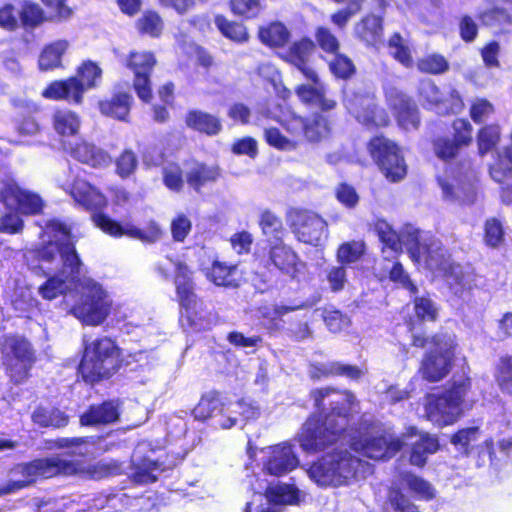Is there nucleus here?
Wrapping results in <instances>:
<instances>
[{
  "label": "nucleus",
  "instance_id": "43",
  "mask_svg": "<svg viewBox=\"0 0 512 512\" xmlns=\"http://www.w3.org/2000/svg\"><path fill=\"white\" fill-rule=\"evenodd\" d=\"M68 46L69 44L65 40H57L45 46L38 59L39 69L49 71L60 67L62 56Z\"/></svg>",
  "mask_w": 512,
  "mask_h": 512
},
{
  "label": "nucleus",
  "instance_id": "7",
  "mask_svg": "<svg viewBox=\"0 0 512 512\" xmlns=\"http://www.w3.org/2000/svg\"><path fill=\"white\" fill-rule=\"evenodd\" d=\"M166 262L176 271L175 285L179 303L181 306L180 322L185 329L199 331L206 328V312L203 303L197 300L193 292L191 271L182 262L170 258Z\"/></svg>",
  "mask_w": 512,
  "mask_h": 512
},
{
  "label": "nucleus",
  "instance_id": "53",
  "mask_svg": "<svg viewBox=\"0 0 512 512\" xmlns=\"http://www.w3.org/2000/svg\"><path fill=\"white\" fill-rule=\"evenodd\" d=\"M374 230L384 247L393 252L402 250V242L399 233L392 228L384 219H377L374 222Z\"/></svg>",
  "mask_w": 512,
  "mask_h": 512
},
{
  "label": "nucleus",
  "instance_id": "63",
  "mask_svg": "<svg viewBox=\"0 0 512 512\" xmlns=\"http://www.w3.org/2000/svg\"><path fill=\"white\" fill-rule=\"evenodd\" d=\"M479 435L480 428L478 426L461 428L451 435L450 442L462 453L468 454L471 450V443L476 441Z\"/></svg>",
  "mask_w": 512,
  "mask_h": 512
},
{
  "label": "nucleus",
  "instance_id": "13",
  "mask_svg": "<svg viewBox=\"0 0 512 512\" xmlns=\"http://www.w3.org/2000/svg\"><path fill=\"white\" fill-rule=\"evenodd\" d=\"M451 136H437L432 140L435 156L444 163L458 158L464 148L473 143V126L466 118H455L451 123Z\"/></svg>",
  "mask_w": 512,
  "mask_h": 512
},
{
  "label": "nucleus",
  "instance_id": "60",
  "mask_svg": "<svg viewBox=\"0 0 512 512\" xmlns=\"http://www.w3.org/2000/svg\"><path fill=\"white\" fill-rule=\"evenodd\" d=\"M415 317L420 322H434L438 318V310L428 296H415L412 300Z\"/></svg>",
  "mask_w": 512,
  "mask_h": 512
},
{
  "label": "nucleus",
  "instance_id": "23",
  "mask_svg": "<svg viewBox=\"0 0 512 512\" xmlns=\"http://www.w3.org/2000/svg\"><path fill=\"white\" fill-rule=\"evenodd\" d=\"M60 186L78 205L88 210H102L107 206L105 195L83 179H66L60 181Z\"/></svg>",
  "mask_w": 512,
  "mask_h": 512
},
{
  "label": "nucleus",
  "instance_id": "49",
  "mask_svg": "<svg viewBox=\"0 0 512 512\" xmlns=\"http://www.w3.org/2000/svg\"><path fill=\"white\" fill-rule=\"evenodd\" d=\"M494 381L502 394L512 397V355H502L494 366Z\"/></svg>",
  "mask_w": 512,
  "mask_h": 512
},
{
  "label": "nucleus",
  "instance_id": "59",
  "mask_svg": "<svg viewBox=\"0 0 512 512\" xmlns=\"http://www.w3.org/2000/svg\"><path fill=\"white\" fill-rule=\"evenodd\" d=\"M134 473L133 478L138 483H151L157 480L158 474L163 471L160 465L150 459H144L136 463L133 459Z\"/></svg>",
  "mask_w": 512,
  "mask_h": 512
},
{
  "label": "nucleus",
  "instance_id": "38",
  "mask_svg": "<svg viewBox=\"0 0 512 512\" xmlns=\"http://www.w3.org/2000/svg\"><path fill=\"white\" fill-rule=\"evenodd\" d=\"M258 224L262 230L266 245L284 241L286 229L281 218L277 215L266 210L262 212Z\"/></svg>",
  "mask_w": 512,
  "mask_h": 512
},
{
  "label": "nucleus",
  "instance_id": "42",
  "mask_svg": "<svg viewBox=\"0 0 512 512\" xmlns=\"http://www.w3.org/2000/svg\"><path fill=\"white\" fill-rule=\"evenodd\" d=\"M220 173L217 166H208L202 163H193L187 170L188 184L199 191L201 187L218 179Z\"/></svg>",
  "mask_w": 512,
  "mask_h": 512
},
{
  "label": "nucleus",
  "instance_id": "15",
  "mask_svg": "<svg viewBox=\"0 0 512 512\" xmlns=\"http://www.w3.org/2000/svg\"><path fill=\"white\" fill-rule=\"evenodd\" d=\"M0 201L9 209L24 215H35L42 211L44 201L34 191L20 187L13 179L2 182Z\"/></svg>",
  "mask_w": 512,
  "mask_h": 512
},
{
  "label": "nucleus",
  "instance_id": "33",
  "mask_svg": "<svg viewBox=\"0 0 512 512\" xmlns=\"http://www.w3.org/2000/svg\"><path fill=\"white\" fill-rule=\"evenodd\" d=\"M502 140V127L499 123L493 122L483 124L476 132L477 153L484 157L496 150Z\"/></svg>",
  "mask_w": 512,
  "mask_h": 512
},
{
  "label": "nucleus",
  "instance_id": "39",
  "mask_svg": "<svg viewBox=\"0 0 512 512\" xmlns=\"http://www.w3.org/2000/svg\"><path fill=\"white\" fill-rule=\"evenodd\" d=\"M426 257L424 263L432 271L448 272L452 270V260L450 252L442 245L430 242L426 244Z\"/></svg>",
  "mask_w": 512,
  "mask_h": 512
},
{
  "label": "nucleus",
  "instance_id": "34",
  "mask_svg": "<svg viewBox=\"0 0 512 512\" xmlns=\"http://www.w3.org/2000/svg\"><path fill=\"white\" fill-rule=\"evenodd\" d=\"M238 413L242 416V419L246 421L245 425L254 421L256 410L251 404H247L244 401H239L234 405V408L223 407V411L217 414L213 424L215 427L221 429H230L237 424V418L232 414Z\"/></svg>",
  "mask_w": 512,
  "mask_h": 512
},
{
  "label": "nucleus",
  "instance_id": "47",
  "mask_svg": "<svg viewBox=\"0 0 512 512\" xmlns=\"http://www.w3.org/2000/svg\"><path fill=\"white\" fill-rule=\"evenodd\" d=\"M118 418L117 407L106 402L99 406H93L90 410L81 416L82 425H97L112 423Z\"/></svg>",
  "mask_w": 512,
  "mask_h": 512
},
{
  "label": "nucleus",
  "instance_id": "5",
  "mask_svg": "<svg viewBox=\"0 0 512 512\" xmlns=\"http://www.w3.org/2000/svg\"><path fill=\"white\" fill-rule=\"evenodd\" d=\"M443 338L440 334L427 335L424 332H413L410 345L416 349H424L431 345L433 349L426 351L419 363L418 373L422 380L436 383L446 378L454 366V353L442 347Z\"/></svg>",
  "mask_w": 512,
  "mask_h": 512
},
{
  "label": "nucleus",
  "instance_id": "4",
  "mask_svg": "<svg viewBox=\"0 0 512 512\" xmlns=\"http://www.w3.org/2000/svg\"><path fill=\"white\" fill-rule=\"evenodd\" d=\"M110 473H112V469L103 463L90 465L83 461H68L60 457L37 459L14 468L11 472V484L3 490V493H11L23 488L38 476L50 478L56 475H84L91 478H102Z\"/></svg>",
  "mask_w": 512,
  "mask_h": 512
},
{
  "label": "nucleus",
  "instance_id": "1",
  "mask_svg": "<svg viewBox=\"0 0 512 512\" xmlns=\"http://www.w3.org/2000/svg\"><path fill=\"white\" fill-rule=\"evenodd\" d=\"M43 247L38 251L40 267L45 274H53L39 288L43 298L51 300L60 294L74 290L76 301L70 313L82 324L99 326L112 314L116 321L128 325L150 326V317L141 307L114 304L108 291L89 277H80L81 262L74 247L71 227L57 219L48 221L42 232Z\"/></svg>",
  "mask_w": 512,
  "mask_h": 512
},
{
  "label": "nucleus",
  "instance_id": "12",
  "mask_svg": "<svg viewBox=\"0 0 512 512\" xmlns=\"http://www.w3.org/2000/svg\"><path fill=\"white\" fill-rule=\"evenodd\" d=\"M261 261L263 267L271 274L268 279H263V282L272 281L275 271L295 279L305 267V263L294 248L284 241L265 245Z\"/></svg>",
  "mask_w": 512,
  "mask_h": 512
},
{
  "label": "nucleus",
  "instance_id": "30",
  "mask_svg": "<svg viewBox=\"0 0 512 512\" xmlns=\"http://www.w3.org/2000/svg\"><path fill=\"white\" fill-rule=\"evenodd\" d=\"M383 22L382 15L366 14L355 27L356 36L366 45L376 46L384 34Z\"/></svg>",
  "mask_w": 512,
  "mask_h": 512
},
{
  "label": "nucleus",
  "instance_id": "26",
  "mask_svg": "<svg viewBox=\"0 0 512 512\" xmlns=\"http://www.w3.org/2000/svg\"><path fill=\"white\" fill-rule=\"evenodd\" d=\"M42 97L49 100H66L72 103L80 104L81 86L76 78L66 80H57L51 82L41 93Z\"/></svg>",
  "mask_w": 512,
  "mask_h": 512
},
{
  "label": "nucleus",
  "instance_id": "25",
  "mask_svg": "<svg viewBox=\"0 0 512 512\" xmlns=\"http://www.w3.org/2000/svg\"><path fill=\"white\" fill-rule=\"evenodd\" d=\"M482 26L503 27L512 24V0H500L478 11L476 15Z\"/></svg>",
  "mask_w": 512,
  "mask_h": 512
},
{
  "label": "nucleus",
  "instance_id": "64",
  "mask_svg": "<svg viewBox=\"0 0 512 512\" xmlns=\"http://www.w3.org/2000/svg\"><path fill=\"white\" fill-rule=\"evenodd\" d=\"M137 28L143 34L158 37L163 30V21L157 12L146 11L137 21Z\"/></svg>",
  "mask_w": 512,
  "mask_h": 512
},
{
  "label": "nucleus",
  "instance_id": "58",
  "mask_svg": "<svg viewBox=\"0 0 512 512\" xmlns=\"http://www.w3.org/2000/svg\"><path fill=\"white\" fill-rule=\"evenodd\" d=\"M32 419L42 427H63L68 423L67 417L60 410L42 407L34 411Z\"/></svg>",
  "mask_w": 512,
  "mask_h": 512
},
{
  "label": "nucleus",
  "instance_id": "21",
  "mask_svg": "<svg viewBox=\"0 0 512 512\" xmlns=\"http://www.w3.org/2000/svg\"><path fill=\"white\" fill-rule=\"evenodd\" d=\"M300 464L293 446L282 442L269 447L263 461V471L271 476L281 477L295 470Z\"/></svg>",
  "mask_w": 512,
  "mask_h": 512
},
{
  "label": "nucleus",
  "instance_id": "61",
  "mask_svg": "<svg viewBox=\"0 0 512 512\" xmlns=\"http://www.w3.org/2000/svg\"><path fill=\"white\" fill-rule=\"evenodd\" d=\"M314 37L316 47L318 46L324 53L332 55L340 51V42L328 27H316Z\"/></svg>",
  "mask_w": 512,
  "mask_h": 512
},
{
  "label": "nucleus",
  "instance_id": "18",
  "mask_svg": "<svg viewBox=\"0 0 512 512\" xmlns=\"http://www.w3.org/2000/svg\"><path fill=\"white\" fill-rule=\"evenodd\" d=\"M350 113L367 129H381L390 125L388 112L373 97L358 95L350 102Z\"/></svg>",
  "mask_w": 512,
  "mask_h": 512
},
{
  "label": "nucleus",
  "instance_id": "51",
  "mask_svg": "<svg viewBox=\"0 0 512 512\" xmlns=\"http://www.w3.org/2000/svg\"><path fill=\"white\" fill-rule=\"evenodd\" d=\"M323 377H346L350 380L357 381L362 375L363 371L356 365L345 364L339 361H332L321 365L317 369Z\"/></svg>",
  "mask_w": 512,
  "mask_h": 512
},
{
  "label": "nucleus",
  "instance_id": "14",
  "mask_svg": "<svg viewBox=\"0 0 512 512\" xmlns=\"http://www.w3.org/2000/svg\"><path fill=\"white\" fill-rule=\"evenodd\" d=\"M3 363L15 382L22 381L34 361L29 342L15 336H7L2 343Z\"/></svg>",
  "mask_w": 512,
  "mask_h": 512
},
{
  "label": "nucleus",
  "instance_id": "56",
  "mask_svg": "<svg viewBox=\"0 0 512 512\" xmlns=\"http://www.w3.org/2000/svg\"><path fill=\"white\" fill-rule=\"evenodd\" d=\"M416 65L421 73L430 75L444 74L450 68L447 59L439 53L425 55L424 57L418 59Z\"/></svg>",
  "mask_w": 512,
  "mask_h": 512
},
{
  "label": "nucleus",
  "instance_id": "55",
  "mask_svg": "<svg viewBox=\"0 0 512 512\" xmlns=\"http://www.w3.org/2000/svg\"><path fill=\"white\" fill-rule=\"evenodd\" d=\"M237 267L215 262L207 273L208 278L218 286H237Z\"/></svg>",
  "mask_w": 512,
  "mask_h": 512
},
{
  "label": "nucleus",
  "instance_id": "50",
  "mask_svg": "<svg viewBox=\"0 0 512 512\" xmlns=\"http://www.w3.org/2000/svg\"><path fill=\"white\" fill-rule=\"evenodd\" d=\"M224 404L216 393L204 395L199 403L193 409V415L196 419L205 421L209 418L215 420L217 414L223 411Z\"/></svg>",
  "mask_w": 512,
  "mask_h": 512
},
{
  "label": "nucleus",
  "instance_id": "52",
  "mask_svg": "<svg viewBox=\"0 0 512 512\" xmlns=\"http://www.w3.org/2000/svg\"><path fill=\"white\" fill-rule=\"evenodd\" d=\"M366 245L362 240H351L340 244L336 251V259L340 265L346 267L356 263L364 256Z\"/></svg>",
  "mask_w": 512,
  "mask_h": 512
},
{
  "label": "nucleus",
  "instance_id": "28",
  "mask_svg": "<svg viewBox=\"0 0 512 512\" xmlns=\"http://www.w3.org/2000/svg\"><path fill=\"white\" fill-rule=\"evenodd\" d=\"M439 449L440 443L437 436L427 432L421 433L419 438L410 447L409 463L417 468H424L428 457L435 454Z\"/></svg>",
  "mask_w": 512,
  "mask_h": 512
},
{
  "label": "nucleus",
  "instance_id": "32",
  "mask_svg": "<svg viewBox=\"0 0 512 512\" xmlns=\"http://www.w3.org/2000/svg\"><path fill=\"white\" fill-rule=\"evenodd\" d=\"M70 155L77 161L93 168H103L111 163V158L105 151L85 141L78 142L71 147Z\"/></svg>",
  "mask_w": 512,
  "mask_h": 512
},
{
  "label": "nucleus",
  "instance_id": "19",
  "mask_svg": "<svg viewBox=\"0 0 512 512\" xmlns=\"http://www.w3.org/2000/svg\"><path fill=\"white\" fill-rule=\"evenodd\" d=\"M386 101L400 128L404 130L419 128L421 122L419 109L412 97L403 91L391 89L386 94Z\"/></svg>",
  "mask_w": 512,
  "mask_h": 512
},
{
  "label": "nucleus",
  "instance_id": "57",
  "mask_svg": "<svg viewBox=\"0 0 512 512\" xmlns=\"http://www.w3.org/2000/svg\"><path fill=\"white\" fill-rule=\"evenodd\" d=\"M386 500L395 512H419L418 507L411 502L398 485L388 487Z\"/></svg>",
  "mask_w": 512,
  "mask_h": 512
},
{
  "label": "nucleus",
  "instance_id": "36",
  "mask_svg": "<svg viewBox=\"0 0 512 512\" xmlns=\"http://www.w3.org/2000/svg\"><path fill=\"white\" fill-rule=\"evenodd\" d=\"M308 305L305 302H299L292 305H274L272 307L258 308L259 321L270 330L278 329L283 322V316L287 313L304 309Z\"/></svg>",
  "mask_w": 512,
  "mask_h": 512
},
{
  "label": "nucleus",
  "instance_id": "9",
  "mask_svg": "<svg viewBox=\"0 0 512 512\" xmlns=\"http://www.w3.org/2000/svg\"><path fill=\"white\" fill-rule=\"evenodd\" d=\"M406 446L403 436L381 427H371L369 431L352 439L351 447L361 455L375 461H389Z\"/></svg>",
  "mask_w": 512,
  "mask_h": 512
},
{
  "label": "nucleus",
  "instance_id": "2",
  "mask_svg": "<svg viewBox=\"0 0 512 512\" xmlns=\"http://www.w3.org/2000/svg\"><path fill=\"white\" fill-rule=\"evenodd\" d=\"M310 396L316 413L304 423L299 440L303 450L316 453L346 436L357 401L350 390L330 386L313 389Z\"/></svg>",
  "mask_w": 512,
  "mask_h": 512
},
{
  "label": "nucleus",
  "instance_id": "54",
  "mask_svg": "<svg viewBox=\"0 0 512 512\" xmlns=\"http://www.w3.org/2000/svg\"><path fill=\"white\" fill-rule=\"evenodd\" d=\"M505 239V231L502 222L496 217L487 218L483 225V242L491 248L497 249Z\"/></svg>",
  "mask_w": 512,
  "mask_h": 512
},
{
  "label": "nucleus",
  "instance_id": "3",
  "mask_svg": "<svg viewBox=\"0 0 512 512\" xmlns=\"http://www.w3.org/2000/svg\"><path fill=\"white\" fill-rule=\"evenodd\" d=\"M259 112L263 117L278 122L287 133L284 135L277 127L264 129L265 142L279 151H293L302 144H318L331 134L329 118L318 112L308 116L290 112L283 117L281 105L275 99L266 101Z\"/></svg>",
  "mask_w": 512,
  "mask_h": 512
},
{
  "label": "nucleus",
  "instance_id": "37",
  "mask_svg": "<svg viewBox=\"0 0 512 512\" xmlns=\"http://www.w3.org/2000/svg\"><path fill=\"white\" fill-rule=\"evenodd\" d=\"M472 390V378L468 374L453 376L448 387L442 392L447 398L464 412L466 398Z\"/></svg>",
  "mask_w": 512,
  "mask_h": 512
},
{
  "label": "nucleus",
  "instance_id": "10",
  "mask_svg": "<svg viewBox=\"0 0 512 512\" xmlns=\"http://www.w3.org/2000/svg\"><path fill=\"white\" fill-rule=\"evenodd\" d=\"M286 221L295 239L300 243L318 247L328 237V222L312 209L290 207L286 212Z\"/></svg>",
  "mask_w": 512,
  "mask_h": 512
},
{
  "label": "nucleus",
  "instance_id": "20",
  "mask_svg": "<svg viewBox=\"0 0 512 512\" xmlns=\"http://www.w3.org/2000/svg\"><path fill=\"white\" fill-rule=\"evenodd\" d=\"M316 50V43L308 36L293 41L282 55V59L298 69L311 83H318V74L309 62Z\"/></svg>",
  "mask_w": 512,
  "mask_h": 512
},
{
  "label": "nucleus",
  "instance_id": "45",
  "mask_svg": "<svg viewBox=\"0 0 512 512\" xmlns=\"http://www.w3.org/2000/svg\"><path fill=\"white\" fill-rule=\"evenodd\" d=\"M258 37L262 43L271 48H281L288 43L290 32L283 23L276 21L260 28Z\"/></svg>",
  "mask_w": 512,
  "mask_h": 512
},
{
  "label": "nucleus",
  "instance_id": "48",
  "mask_svg": "<svg viewBox=\"0 0 512 512\" xmlns=\"http://www.w3.org/2000/svg\"><path fill=\"white\" fill-rule=\"evenodd\" d=\"M387 46L389 54L405 68L414 65L412 50L407 41L399 32H394L388 39Z\"/></svg>",
  "mask_w": 512,
  "mask_h": 512
},
{
  "label": "nucleus",
  "instance_id": "27",
  "mask_svg": "<svg viewBox=\"0 0 512 512\" xmlns=\"http://www.w3.org/2000/svg\"><path fill=\"white\" fill-rule=\"evenodd\" d=\"M443 198L449 202L457 203L461 206L472 205L476 201V191L472 184L458 181L456 184L450 183L442 177L437 178Z\"/></svg>",
  "mask_w": 512,
  "mask_h": 512
},
{
  "label": "nucleus",
  "instance_id": "6",
  "mask_svg": "<svg viewBox=\"0 0 512 512\" xmlns=\"http://www.w3.org/2000/svg\"><path fill=\"white\" fill-rule=\"evenodd\" d=\"M119 350L115 343L107 338L92 341L85 346L79 365V374L87 383L94 384L110 377L118 367Z\"/></svg>",
  "mask_w": 512,
  "mask_h": 512
},
{
  "label": "nucleus",
  "instance_id": "22",
  "mask_svg": "<svg viewBox=\"0 0 512 512\" xmlns=\"http://www.w3.org/2000/svg\"><path fill=\"white\" fill-rule=\"evenodd\" d=\"M424 411L426 418L441 428L454 424L463 416V411L453 405L444 393L427 394Z\"/></svg>",
  "mask_w": 512,
  "mask_h": 512
},
{
  "label": "nucleus",
  "instance_id": "44",
  "mask_svg": "<svg viewBox=\"0 0 512 512\" xmlns=\"http://www.w3.org/2000/svg\"><path fill=\"white\" fill-rule=\"evenodd\" d=\"M55 132L60 136H73L81 126L80 117L69 109L56 110L52 117Z\"/></svg>",
  "mask_w": 512,
  "mask_h": 512
},
{
  "label": "nucleus",
  "instance_id": "16",
  "mask_svg": "<svg viewBox=\"0 0 512 512\" xmlns=\"http://www.w3.org/2000/svg\"><path fill=\"white\" fill-rule=\"evenodd\" d=\"M92 219L98 228L113 237L127 236L152 243L159 240L162 235L160 227L154 221H150L145 228L141 229L129 222L122 225L102 213L94 214Z\"/></svg>",
  "mask_w": 512,
  "mask_h": 512
},
{
  "label": "nucleus",
  "instance_id": "41",
  "mask_svg": "<svg viewBox=\"0 0 512 512\" xmlns=\"http://www.w3.org/2000/svg\"><path fill=\"white\" fill-rule=\"evenodd\" d=\"M132 97L127 93H118L109 100L101 101L99 108L102 114L126 121L131 107Z\"/></svg>",
  "mask_w": 512,
  "mask_h": 512
},
{
  "label": "nucleus",
  "instance_id": "46",
  "mask_svg": "<svg viewBox=\"0 0 512 512\" xmlns=\"http://www.w3.org/2000/svg\"><path fill=\"white\" fill-rule=\"evenodd\" d=\"M72 78H76L77 83L81 86V100H83L85 91L97 87L100 83L102 69L96 62L86 60L78 67L76 76Z\"/></svg>",
  "mask_w": 512,
  "mask_h": 512
},
{
  "label": "nucleus",
  "instance_id": "11",
  "mask_svg": "<svg viewBox=\"0 0 512 512\" xmlns=\"http://www.w3.org/2000/svg\"><path fill=\"white\" fill-rule=\"evenodd\" d=\"M356 461L348 451H334L311 463L307 473L318 485L337 486L352 474Z\"/></svg>",
  "mask_w": 512,
  "mask_h": 512
},
{
  "label": "nucleus",
  "instance_id": "31",
  "mask_svg": "<svg viewBox=\"0 0 512 512\" xmlns=\"http://www.w3.org/2000/svg\"><path fill=\"white\" fill-rule=\"evenodd\" d=\"M263 495L267 502L274 506L298 505L301 500V491L296 485L289 483L270 484Z\"/></svg>",
  "mask_w": 512,
  "mask_h": 512
},
{
  "label": "nucleus",
  "instance_id": "40",
  "mask_svg": "<svg viewBox=\"0 0 512 512\" xmlns=\"http://www.w3.org/2000/svg\"><path fill=\"white\" fill-rule=\"evenodd\" d=\"M185 121L189 128L209 136L218 134L222 128L217 117L200 110L188 112Z\"/></svg>",
  "mask_w": 512,
  "mask_h": 512
},
{
  "label": "nucleus",
  "instance_id": "29",
  "mask_svg": "<svg viewBox=\"0 0 512 512\" xmlns=\"http://www.w3.org/2000/svg\"><path fill=\"white\" fill-rule=\"evenodd\" d=\"M403 484H405L408 490L419 499L429 501L435 497V491L431 483L412 471H398L396 479L391 483V485H398L400 488Z\"/></svg>",
  "mask_w": 512,
  "mask_h": 512
},
{
  "label": "nucleus",
  "instance_id": "35",
  "mask_svg": "<svg viewBox=\"0 0 512 512\" xmlns=\"http://www.w3.org/2000/svg\"><path fill=\"white\" fill-rule=\"evenodd\" d=\"M509 139L510 144L497 151L493 163L489 166L491 178L500 184L512 177V129Z\"/></svg>",
  "mask_w": 512,
  "mask_h": 512
},
{
  "label": "nucleus",
  "instance_id": "62",
  "mask_svg": "<svg viewBox=\"0 0 512 512\" xmlns=\"http://www.w3.org/2000/svg\"><path fill=\"white\" fill-rule=\"evenodd\" d=\"M333 55V59L329 62L331 73L338 79H349L356 72L353 61L345 54L338 51Z\"/></svg>",
  "mask_w": 512,
  "mask_h": 512
},
{
  "label": "nucleus",
  "instance_id": "24",
  "mask_svg": "<svg viewBox=\"0 0 512 512\" xmlns=\"http://www.w3.org/2000/svg\"><path fill=\"white\" fill-rule=\"evenodd\" d=\"M295 94L299 101L307 106H317L320 109L322 115L323 112L333 110L337 106V102L334 99L326 96L325 88L319 82L317 84H300L295 88Z\"/></svg>",
  "mask_w": 512,
  "mask_h": 512
},
{
  "label": "nucleus",
  "instance_id": "8",
  "mask_svg": "<svg viewBox=\"0 0 512 512\" xmlns=\"http://www.w3.org/2000/svg\"><path fill=\"white\" fill-rule=\"evenodd\" d=\"M373 163L391 183L403 180L407 175V164L401 146L384 134L372 136L366 143Z\"/></svg>",
  "mask_w": 512,
  "mask_h": 512
},
{
  "label": "nucleus",
  "instance_id": "17",
  "mask_svg": "<svg viewBox=\"0 0 512 512\" xmlns=\"http://www.w3.org/2000/svg\"><path fill=\"white\" fill-rule=\"evenodd\" d=\"M156 65V59L151 52H130L126 66L134 73V90L143 102H149L152 97L150 73Z\"/></svg>",
  "mask_w": 512,
  "mask_h": 512
}]
</instances>
